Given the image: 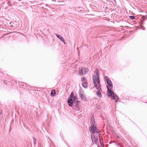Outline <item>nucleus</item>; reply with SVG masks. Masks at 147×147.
<instances>
[{"label":"nucleus","instance_id":"obj_1","mask_svg":"<svg viewBox=\"0 0 147 147\" xmlns=\"http://www.w3.org/2000/svg\"><path fill=\"white\" fill-rule=\"evenodd\" d=\"M98 71V69H96L95 73L96 74V75L95 76L93 75L92 76L93 82L94 86L97 91H98V90L100 91H101L102 89L100 84V76Z\"/></svg>","mask_w":147,"mask_h":147},{"label":"nucleus","instance_id":"obj_2","mask_svg":"<svg viewBox=\"0 0 147 147\" xmlns=\"http://www.w3.org/2000/svg\"><path fill=\"white\" fill-rule=\"evenodd\" d=\"M107 95L108 97H111V99L113 100L115 99L116 97H117V96L116 94H114L113 91L110 88H109L108 86L107 85Z\"/></svg>","mask_w":147,"mask_h":147},{"label":"nucleus","instance_id":"obj_3","mask_svg":"<svg viewBox=\"0 0 147 147\" xmlns=\"http://www.w3.org/2000/svg\"><path fill=\"white\" fill-rule=\"evenodd\" d=\"M96 126H91L89 128L90 132L93 134L96 133V134H98L99 132L97 131Z\"/></svg>","mask_w":147,"mask_h":147},{"label":"nucleus","instance_id":"obj_4","mask_svg":"<svg viewBox=\"0 0 147 147\" xmlns=\"http://www.w3.org/2000/svg\"><path fill=\"white\" fill-rule=\"evenodd\" d=\"M84 92L83 91H81L80 90L79 92V95L81 99L84 101H86L87 99L86 95L84 94Z\"/></svg>","mask_w":147,"mask_h":147},{"label":"nucleus","instance_id":"obj_5","mask_svg":"<svg viewBox=\"0 0 147 147\" xmlns=\"http://www.w3.org/2000/svg\"><path fill=\"white\" fill-rule=\"evenodd\" d=\"M105 80H106L107 84L111 88H113V85L112 83L111 80L108 78L107 76L104 77Z\"/></svg>","mask_w":147,"mask_h":147},{"label":"nucleus","instance_id":"obj_6","mask_svg":"<svg viewBox=\"0 0 147 147\" xmlns=\"http://www.w3.org/2000/svg\"><path fill=\"white\" fill-rule=\"evenodd\" d=\"M87 71V68L85 67H82L81 69L79 70V73L80 75H83L84 74H86Z\"/></svg>","mask_w":147,"mask_h":147},{"label":"nucleus","instance_id":"obj_7","mask_svg":"<svg viewBox=\"0 0 147 147\" xmlns=\"http://www.w3.org/2000/svg\"><path fill=\"white\" fill-rule=\"evenodd\" d=\"M90 122L91 124V126H97L96 123L95 121L94 117L92 116L91 118Z\"/></svg>","mask_w":147,"mask_h":147},{"label":"nucleus","instance_id":"obj_8","mask_svg":"<svg viewBox=\"0 0 147 147\" xmlns=\"http://www.w3.org/2000/svg\"><path fill=\"white\" fill-rule=\"evenodd\" d=\"M55 35L58 38H59L62 42L65 44H66V42L65 41V40L63 37L60 35L59 34H55Z\"/></svg>","mask_w":147,"mask_h":147},{"label":"nucleus","instance_id":"obj_9","mask_svg":"<svg viewBox=\"0 0 147 147\" xmlns=\"http://www.w3.org/2000/svg\"><path fill=\"white\" fill-rule=\"evenodd\" d=\"M67 102L69 107H72V106L74 103L73 99L68 98Z\"/></svg>","mask_w":147,"mask_h":147},{"label":"nucleus","instance_id":"obj_10","mask_svg":"<svg viewBox=\"0 0 147 147\" xmlns=\"http://www.w3.org/2000/svg\"><path fill=\"white\" fill-rule=\"evenodd\" d=\"M98 134H96V137L94 138L93 139H92V142L94 141V143L96 144L97 145H98Z\"/></svg>","mask_w":147,"mask_h":147},{"label":"nucleus","instance_id":"obj_11","mask_svg":"<svg viewBox=\"0 0 147 147\" xmlns=\"http://www.w3.org/2000/svg\"><path fill=\"white\" fill-rule=\"evenodd\" d=\"M24 82H20L18 83V85H19L20 88H22L24 89H26V88H25L24 86Z\"/></svg>","mask_w":147,"mask_h":147},{"label":"nucleus","instance_id":"obj_12","mask_svg":"<svg viewBox=\"0 0 147 147\" xmlns=\"http://www.w3.org/2000/svg\"><path fill=\"white\" fill-rule=\"evenodd\" d=\"M88 83L86 81L82 83V86L83 88H87V84Z\"/></svg>","mask_w":147,"mask_h":147},{"label":"nucleus","instance_id":"obj_13","mask_svg":"<svg viewBox=\"0 0 147 147\" xmlns=\"http://www.w3.org/2000/svg\"><path fill=\"white\" fill-rule=\"evenodd\" d=\"M56 94V91L55 90H53L51 93V96L53 97L55 96Z\"/></svg>","mask_w":147,"mask_h":147},{"label":"nucleus","instance_id":"obj_14","mask_svg":"<svg viewBox=\"0 0 147 147\" xmlns=\"http://www.w3.org/2000/svg\"><path fill=\"white\" fill-rule=\"evenodd\" d=\"M74 103L75 104V106L76 108H77L78 109H79L80 107L79 105V101H78V102H74Z\"/></svg>","mask_w":147,"mask_h":147},{"label":"nucleus","instance_id":"obj_15","mask_svg":"<svg viewBox=\"0 0 147 147\" xmlns=\"http://www.w3.org/2000/svg\"><path fill=\"white\" fill-rule=\"evenodd\" d=\"M101 92L98 90L96 92V95L99 98L102 97V94Z\"/></svg>","mask_w":147,"mask_h":147},{"label":"nucleus","instance_id":"obj_16","mask_svg":"<svg viewBox=\"0 0 147 147\" xmlns=\"http://www.w3.org/2000/svg\"><path fill=\"white\" fill-rule=\"evenodd\" d=\"M73 101L74 102H78V101H79L78 99L77 96L76 95L74 96L73 97Z\"/></svg>","mask_w":147,"mask_h":147},{"label":"nucleus","instance_id":"obj_17","mask_svg":"<svg viewBox=\"0 0 147 147\" xmlns=\"http://www.w3.org/2000/svg\"><path fill=\"white\" fill-rule=\"evenodd\" d=\"M143 21H142L140 24V28L141 29H142L144 30H145V28L142 25L143 24Z\"/></svg>","mask_w":147,"mask_h":147},{"label":"nucleus","instance_id":"obj_18","mask_svg":"<svg viewBox=\"0 0 147 147\" xmlns=\"http://www.w3.org/2000/svg\"><path fill=\"white\" fill-rule=\"evenodd\" d=\"M74 93L73 92H72L70 94V96L68 97V98L73 99V97H74Z\"/></svg>","mask_w":147,"mask_h":147},{"label":"nucleus","instance_id":"obj_19","mask_svg":"<svg viewBox=\"0 0 147 147\" xmlns=\"http://www.w3.org/2000/svg\"><path fill=\"white\" fill-rule=\"evenodd\" d=\"M24 86H25V88H26V89L27 88H28V87H29V85L28 84L25 83Z\"/></svg>","mask_w":147,"mask_h":147},{"label":"nucleus","instance_id":"obj_20","mask_svg":"<svg viewBox=\"0 0 147 147\" xmlns=\"http://www.w3.org/2000/svg\"><path fill=\"white\" fill-rule=\"evenodd\" d=\"M96 135H94L93 134H91L90 135L91 138L92 139V140L94 138L96 137Z\"/></svg>","mask_w":147,"mask_h":147},{"label":"nucleus","instance_id":"obj_21","mask_svg":"<svg viewBox=\"0 0 147 147\" xmlns=\"http://www.w3.org/2000/svg\"><path fill=\"white\" fill-rule=\"evenodd\" d=\"M85 80H86V78L84 77H83L81 78V80L82 82H83L84 81V82L86 81Z\"/></svg>","mask_w":147,"mask_h":147},{"label":"nucleus","instance_id":"obj_22","mask_svg":"<svg viewBox=\"0 0 147 147\" xmlns=\"http://www.w3.org/2000/svg\"><path fill=\"white\" fill-rule=\"evenodd\" d=\"M129 18H130L131 19H135V17L134 16H129Z\"/></svg>","mask_w":147,"mask_h":147},{"label":"nucleus","instance_id":"obj_23","mask_svg":"<svg viewBox=\"0 0 147 147\" xmlns=\"http://www.w3.org/2000/svg\"><path fill=\"white\" fill-rule=\"evenodd\" d=\"M15 23L16 24L17 23V22H10L9 23V24L10 25H11V24H15Z\"/></svg>","mask_w":147,"mask_h":147},{"label":"nucleus","instance_id":"obj_24","mask_svg":"<svg viewBox=\"0 0 147 147\" xmlns=\"http://www.w3.org/2000/svg\"><path fill=\"white\" fill-rule=\"evenodd\" d=\"M14 26H16V27H18V23H15V24H13Z\"/></svg>","mask_w":147,"mask_h":147},{"label":"nucleus","instance_id":"obj_25","mask_svg":"<svg viewBox=\"0 0 147 147\" xmlns=\"http://www.w3.org/2000/svg\"><path fill=\"white\" fill-rule=\"evenodd\" d=\"M117 146L118 147H123L121 145L119 144L118 143Z\"/></svg>","mask_w":147,"mask_h":147},{"label":"nucleus","instance_id":"obj_26","mask_svg":"<svg viewBox=\"0 0 147 147\" xmlns=\"http://www.w3.org/2000/svg\"><path fill=\"white\" fill-rule=\"evenodd\" d=\"M99 141L100 142V143L101 145H102V142H101V138H100V137H99Z\"/></svg>","mask_w":147,"mask_h":147},{"label":"nucleus","instance_id":"obj_27","mask_svg":"<svg viewBox=\"0 0 147 147\" xmlns=\"http://www.w3.org/2000/svg\"><path fill=\"white\" fill-rule=\"evenodd\" d=\"M3 82L6 85H7L8 84L6 82V81L5 80H4Z\"/></svg>","mask_w":147,"mask_h":147},{"label":"nucleus","instance_id":"obj_28","mask_svg":"<svg viewBox=\"0 0 147 147\" xmlns=\"http://www.w3.org/2000/svg\"><path fill=\"white\" fill-rule=\"evenodd\" d=\"M115 102H117L118 100V99L117 97V98H115Z\"/></svg>","mask_w":147,"mask_h":147},{"label":"nucleus","instance_id":"obj_29","mask_svg":"<svg viewBox=\"0 0 147 147\" xmlns=\"http://www.w3.org/2000/svg\"><path fill=\"white\" fill-rule=\"evenodd\" d=\"M10 27L11 28H13V27H14V26H13L12 24L10 25Z\"/></svg>","mask_w":147,"mask_h":147},{"label":"nucleus","instance_id":"obj_30","mask_svg":"<svg viewBox=\"0 0 147 147\" xmlns=\"http://www.w3.org/2000/svg\"><path fill=\"white\" fill-rule=\"evenodd\" d=\"M33 141L34 142H36V139L35 138H33Z\"/></svg>","mask_w":147,"mask_h":147},{"label":"nucleus","instance_id":"obj_31","mask_svg":"<svg viewBox=\"0 0 147 147\" xmlns=\"http://www.w3.org/2000/svg\"><path fill=\"white\" fill-rule=\"evenodd\" d=\"M98 109H101V107L100 106H99L98 107Z\"/></svg>","mask_w":147,"mask_h":147},{"label":"nucleus","instance_id":"obj_32","mask_svg":"<svg viewBox=\"0 0 147 147\" xmlns=\"http://www.w3.org/2000/svg\"><path fill=\"white\" fill-rule=\"evenodd\" d=\"M8 83H9V84L10 85H11V83L10 82H8Z\"/></svg>","mask_w":147,"mask_h":147},{"label":"nucleus","instance_id":"obj_33","mask_svg":"<svg viewBox=\"0 0 147 147\" xmlns=\"http://www.w3.org/2000/svg\"><path fill=\"white\" fill-rule=\"evenodd\" d=\"M115 2V3H117V2H116V0H113Z\"/></svg>","mask_w":147,"mask_h":147},{"label":"nucleus","instance_id":"obj_34","mask_svg":"<svg viewBox=\"0 0 147 147\" xmlns=\"http://www.w3.org/2000/svg\"><path fill=\"white\" fill-rule=\"evenodd\" d=\"M58 2H63V1H58Z\"/></svg>","mask_w":147,"mask_h":147},{"label":"nucleus","instance_id":"obj_35","mask_svg":"<svg viewBox=\"0 0 147 147\" xmlns=\"http://www.w3.org/2000/svg\"><path fill=\"white\" fill-rule=\"evenodd\" d=\"M52 1H56V0H52Z\"/></svg>","mask_w":147,"mask_h":147},{"label":"nucleus","instance_id":"obj_36","mask_svg":"<svg viewBox=\"0 0 147 147\" xmlns=\"http://www.w3.org/2000/svg\"><path fill=\"white\" fill-rule=\"evenodd\" d=\"M146 19V18H144V19H143V20H145Z\"/></svg>","mask_w":147,"mask_h":147},{"label":"nucleus","instance_id":"obj_37","mask_svg":"<svg viewBox=\"0 0 147 147\" xmlns=\"http://www.w3.org/2000/svg\"><path fill=\"white\" fill-rule=\"evenodd\" d=\"M97 147H100V146H98Z\"/></svg>","mask_w":147,"mask_h":147},{"label":"nucleus","instance_id":"obj_38","mask_svg":"<svg viewBox=\"0 0 147 147\" xmlns=\"http://www.w3.org/2000/svg\"><path fill=\"white\" fill-rule=\"evenodd\" d=\"M9 0H7V1H8Z\"/></svg>","mask_w":147,"mask_h":147}]
</instances>
